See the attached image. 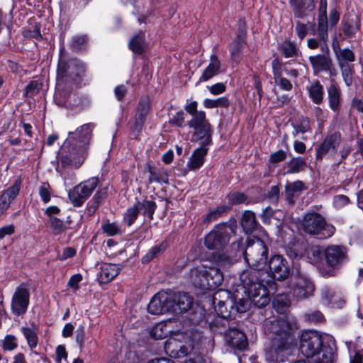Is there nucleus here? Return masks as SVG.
<instances>
[{
    "label": "nucleus",
    "instance_id": "f03ea898",
    "mask_svg": "<svg viewBox=\"0 0 363 363\" xmlns=\"http://www.w3.org/2000/svg\"><path fill=\"white\" fill-rule=\"evenodd\" d=\"M269 274L257 269L251 268L240 275V281L250 301L258 308H263L270 302V291H276V284L268 279Z\"/></svg>",
    "mask_w": 363,
    "mask_h": 363
},
{
    "label": "nucleus",
    "instance_id": "7c9ffc66",
    "mask_svg": "<svg viewBox=\"0 0 363 363\" xmlns=\"http://www.w3.org/2000/svg\"><path fill=\"white\" fill-rule=\"evenodd\" d=\"M307 187L304 183H288L285 187V195L289 203H294V197L298 196Z\"/></svg>",
    "mask_w": 363,
    "mask_h": 363
},
{
    "label": "nucleus",
    "instance_id": "6e6552de",
    "mask_svg": "<svg viewBox=\"0 0 363 363\" xmlns=\"http://www.w3.org/2000/svg\"><path fill=\"white\" fill-rule=\"evenodd\" d=\"M213 303L215 306V311L219 318L215 320V325L222 323L225 326V323L228 319L235 318V311L233 309L234 300L231 297L230 291L224 289L216 291L212 298Z\"/></svg>",
    "mask_w": 363,
    "mask_h": 363
},
{
    "label": "nucleus",
    "instance_id": "49530a36",
    "mask_svg": "<svg viewBox=\"0 0 363 363\" xmlns=\"http://www.w3.org/2000/svg\"><path fill=\"white\" fill-rule=\"evenodd\" d=\"M306 162L303 158L301 157L293 158L289 162V169L287 170L288 173H296L304 169L306 167Z\"/></svg>",
    "mask_w": 363,
    "mask_h": 363
},
{
    "label": "nucleus",
    "instance_id": "a18cd8bd",
    "mask_svg": "<svg viewBox=\"0 0 363 363\" xmlns=\"http://www.w3.org/2000/svg\"><path fill=\"white\" fill-rule=\"evenodd\" d=\"M101 229L104 233L108 236H114L121 235L122 230L121 228L116 223L104 222L101 225Z\"/></svg>",
    "mask_w": 363,
    "mask_h": 363
},
{
    "label": "nucleus",
    "instance_id": "ddd939ff",
    "mask_svg": "<svg viewBox=\"0 0 363 363\" xmlns=\"http://www.w3.org/2000/svg\"><path fill=\"white\" fill-rule=\"evenodd\" d=\"M268 265L270 273L269 279L284 281L289 277L291 271L290 265L283 256L279 255L272 256Z\"/></svg>",
    "mask_w": 363,
    "mask_h": 363
},
{
    "label": "nucleus",
    "instance_id": "a19ab883",
    "mask_svg": "<svg viewBox=\"0 0 363 363\" xmlns=\"http://www.w3.org/2000/svg\"><path fill=\"white\" fill-rule=\"evenodd\" d=\"M280 50L285 57H293L298 55L297 45L289 40H285L281 45Z\"/></svg>",
    "mask_w": 363,
    "mask_h": 363
},
{
    "label": "nucleus",
    "instance_id": "13d9d810",
    "mask_svg": "<svg viewBox=\"0 0 363 363\" xmlns=\"http://www.w3.org/2000/svg\"><path fill=\"white\" fill-rule=\"evenodd\" d=\"M286 157V152L283 150H279L270 155L268 164L270 167H272V165H273L274 163L284 160Z\"/></svg>",
    "mask_w": 363,
    "mask_h": 363
},
{
    "label": "nucleus",
    "instance_id": "393cba45",
    "mask_svg": "<svg viewBox=\"0 0 363 363\" xmlns=\"http://www.w3.org/2000/svg\"><path fill=\"white\" fill-rule=\"evenodd\" d=\"M272 69L274 82L280 89L284 91L292 89V84L289 80L282 77L281 66L277 60L272 61Z\"/></svg>",
    "mask_w": 363,
    "mask_h": 363
},
{
    "label": "nucleus",
    "instance_id": "f8f14e48",
    "mask_svg": "<svg viewBox=\"0 0 363 363\" xmlns=\"http://www.w3.org/2000/svg\"><path fill=\"white\" fill-rule=\"evenodd\" d=\"M30 292L27 285L22 283L18 286L12 296L11 308L12 313L19 316L24 314L29 306Z\"/></svg>",
    "mask_w": 363,
    "mask_h": 363
},
{
    "label": "nucleus",
    "instance_id": "cd10ccee",
    "mask_svg": "<svg viewBox=\"0 0 363 363\" xmlns=\"http://www.w3.org/2000/svg\"><path fill=\"white\" fill-rule=\"evenodd\" d=\"M207 281L209 284L208 290H213L221 286L223 281V274L222 272L217 267L208 265Z\"/></svg>",
    "mask_w": 363,
    "mask_h": 363
},
{
    "label": "nucleus",
    "instance_id": "a211bd4d",
    "mask_svg": "<svg viewBox=\"0 0 363 363\" xmlns=\"http://www.w3.org/2000/svg\"><path fill=\"white\" fill-rule=\"evenodd\" d=\"M169 302L172 306L170 311L175 313H180L187 311L191 308L193 303V298L184 292L169 293Z\"/></svg>",
    "mask_w": 363,
    "mask_h": 363
},
{
    "label": "nucleus",
    "instance_id": "2eb2a0df",
    "mask_svg": "<svg viewBox=\"0 0 363 363\" xmlns=\"http://www.w3.org/2000/svg\"><path fill=\"white\" fill-rule=\"evenodd\" d=\"M233 325L234 323L228 325V329L225 333V342L232 349L244 350L248 346L247 338L244 332Z\"/></svg>",
    "mask_w": 363,
    "mask_h": 363
},
{
    "label": "nucleus",
    "instance_id": "6ab92c4d",
    "mask_svg": "<svg viewBox=\"0 0 363 363\" xmlns=\"http://www.w3.org/2000/svg\"><path fill=\"white\" fill-rule=\"evenodd\" d=\"M313 291V283L306 278L300 277L291 282V293L297 299H303L312 296Z\"/></svg>",
    "mask_w": 363,
    "mask_h": 363
},
{
    "label": "nucleus",
    "instance_id": "aec40b11",
    "mask_svg": "<svg viewBox=\"0 0 363 363\" xmlns=\"http://www.w3.org/2000/svg\"><path fill=\"white\" fill-rule=\"evenodd\" d=\"M208 264H201L191 269L189 278L193 284L203 290L209 289L208 284Z\"/></svg>",
    "mask_w": 363,
    "mask_h": 363
},
{
    "label": "nucleus",
    "instance_id": "f704fd0d",
    "mask_svg": "<svg viewBox=\"0 0 363 363\" xmlns=\"http://www.w3.org/2000/svg\"><path fill=\"white\" fill-rule=\"evenodd\" d=\"M245 45V40L243 35H238L237 38L232 42L230 46V51L231 57L234 61L238 62L239 60L240 54L243 50Z\"/></svg>",
    "mask_w": 363,
    "mask_h": 363
},
{
    "label": "nucleus",
    "instance_id": "b1692460",
    "mask_svg": "<svg viewBox=\"0 0 363 363\" xmlns=\"http://www.w3.org/2000/svg\"><path fill=\"white\" fill-rule=\"evenodd\" d=\"M309 62L315 73L331 71L332 60L328 55L318 54L309 57Z\"/></svg>",
    "mask_w": 363,
    "mask_h": 363
},
{
    "label": "nucleus",
    "instance_id": "e433bc0d",
    "mask_svg": "<svg viewBox=\"0 0 363 363\" xmlns=\"http://www.w3.org/2000/svg\"><path fill=\"white\" fill-rule=\"evenodd\" d=\"M135 203L139 213L141 212L143 215L147 216L150 219H152L157 206L155 202L144 200L143 201H137Z\"/></svg>",
    "mask_w": 363,
    "mask_h": 363
},
{
    "label": "nucleus",
    "instance_id": "c9c22d12",
    "mask_svg": "<svg viewBox=\"0 0 363 363\" xmlns=\"http://www.w3.org/2000/svg\"><path fill=\"white\" fill-rule=\"evenodd\" d=\"M145 34L143 32L135 35L129 41L130 49L136 54H140L145 49Z\"/></svg>",
    "mask_w": 363,
    "mask_h": 363
},
{
    "label": "nucleus",
    "instance_id": "de8ad7c7",
    "mask_svg": "<svg viewBox=\"0 0 363 363\" xmlns=\"http://www.w3.org/2000/svg\"><path fill=\"white\" fill-rule=\"evenodd\" d=\"M169 333L167 326L162 323L156 325L151 330V336L156 340L165 338Z\"/></svg>",
    "mask_w": 363,
    "mask_h": 363
},
{
    "label": "nucleus",
    "instance_id": "864d4df0",
    "mask_svg": "<svg viewBox=\"0 0 363 363\" xmlns=\"http://www.w3.org/2000/svg\"><path fill=\"white\" fill-rule=\"evenodd\" d=\"M320 298L323 304L327 306L333 304L335 293L330 288L325 286L321 289Z\"/></svg>",
    "mask_w": 363,
    "mask_h": 363
},
{
    "label": "nucleus",
    "instance_id": "c03bdc74",
    "mask_svg": "<svg viewBox=\"0 0 363 363\" xmlns=\"http://www.w3.org/2000/svg\"><path fill=\"white\" fill-rule=\"evenodd\" d=\"M204 106L208 108H227L229 106L230 103L226 97H220L216 99H206L203 102Z\"/></svg>",
    "mask_w": 363,
    "mask_h": 363
},
{
    "label": "nucleus",
    "instance_id": "7ed1b4c3",
    "mask_svg": "<svg viewBox=\"0 0 363 363\" xmlns=\"http://www.w3.org/2000/svg\"><path fill=\"white\" fill-rule=\"evenodd\" d=\"M94 128L93 123H86L77 128L74 132L69 133L62 147L64 151L67 146L72 147V152L62 154L60 162L64 167L79 168L84 161V152L86 150L91 131Z\"/></svg>",
    "mask_w": 363,
    "mask_h": 363
},
{
    "label": "nucleus",
    "instance_id": "20e7f679",
    "mask_svg": "<svg viewBox=\"0 0 363 363\" xmlns=\"http://www.w3.org/2000/svg\"><path fill=\"white\" fill-rule=\"evenodd\" d=\"M300 351L306 358H313V363H334L336 359L335 340L332 345H324L322 335L315 330L302 333Z\"/></svg>",
    "mask_w": 363,
    "mask_h": 363
},
{
    "label": "nucleus",
    "instance_id": "052dcab7",
    "mask_svg": "<svg viewBox=\"0 0 363 363\" xmlns=\"http://www.w3.org/2000/svg\"><path fill=\"white\" fill-rule=\"evenodd\" d=\"M249 308V301L240 298L238 301L234 300L233 309L235 315L245 312Z\"/></svg>",
    "mask_w": 363,
    "mask_h": 363
},
{
    "label": "nucleus",
    "instance_id": "79ce46f5",
    "mask_svg": "<svg viewBox=\"0 0 363 363\" xmlns=\"http://www.w3.org/2000/svg\"><path fill=\"white\" fill-rule=\"evenodd\" d=\"M135 203L132 206L127 208L123 214V220L128 226H130L138 217L139 211Z\"/></svg>",
    "mask_w": 363,
    "mask_h": 363
},
{
    "label": "nucleus",
    "instance_id": "2f4dec72",
    "mask_svg": "<svg viewBox=\"0 0 363 363\" xmlns=\"http://www.w3.org/2000/svg\"><path fill=\"white\" fill-rule=\"evenodd\" d=\"M306 89L312 101L320 104L323 101V87L319 82H315L307 86Z\"/></svg>",
    "mask_w": 363,
    "mask_h": 363
},
{
    "label": "nucleus",
    "instance_id": "ea45409f",
    "mask_svg": "<svg viewBox=\"0 0 363 363\" xmlns=\"http://www.w3.org/2000/svg\"><path fill=\"white\" fill-rule=\"evenodd\" d=\"M343 81L347 86L352 85L354 79V65L340 67Z\"/></svg>",
    "mask_w": 363,
    "mask_h": 363
},
{
    "label": "nucleus",
    "instance_id": "f257e3e1",
    "mask_svg": "<svg viewBox=\"0 0 363 363\" xmlns=\"http://www.w3.org/2000/svg\"><path fill=\"white\" fill-rule=\"evenodd\" d=\"M266 327L272 335L266 359L272 363L286 362L296 350V325L286 319L277 318L267 322Z\"/></svg>",
    "mask_w": 363,
    "mask_h": 363
},
{
    "label": "nucleus",
    "instance_id": "69168bd1",
    "mask_svg": "<svg viewBox=\"0 0 363 363\" xmlns=\"http://www.w3.org/2000/svg\"><path fill=\"white\" fill-rule=\"evenodd\" d=\"M290 4L293 8L295 16L301 17L302 16V9L304 6L303 0H290Z\"/></svg>",
    "mask_w": 363,
    "mask_h": 363
},
{
    "label": "nucleus",
    "instance_id": "4c0bfd02",
    "mask_svg": "<svg viewBox=\"0 0 363 363\" xmlns=\"http://www.w3.org/2000/svg\"><path fill=\"white\" fill-rule=\"evenodd\" d=\"M289 299L284 294H277L273 300L274 308L279 313H283L286 311L289 306Z\"/></svg>",
    "mask_w": 363,
    "mask_h": 363
},
{
    "label": "nucleus",
    "instance_id": "72a5a7b5",
    "mask_svg": "<svg viewBox=\"0 0 363 363\" xmlns=\"http://www.w3.org/2000/svg\"><path fill=\"white\" fill-rule=\"evenodd\" d=\"M167 248V242L162 241L160 244L152 247L142 257V263L147 264L153 259L162 255Z\"/></svg>",
    "mask_w": 363,
    "mask_h": 363
},
{
    "label": "nucleus",
    "instance_id": "bf43d9fd",
    "mask_svg": "<svg viewBox=\"0 0 363 363\" xmlns=\"http://www.w3.org/2000/svg\"><path fill=\"white\" fill-rule=\"evenodd\" d=\"M39 194L45 203L50 201L51 188L49 183H44L39 189Z\"/></svg>",
    "mask_w": 363,
    "mask_h": 363
},
{
    "label": "nucleus",
    "instance_id": "39448f33",
    "mask_svg": "<svg viewBox=\"0 0 363 363\" xmlns=\"http://www.w3.org/2000/svg\"><path fill=\"white\" fill-rule=\"evenodd\" d=\"M203 337L197 330L182 333L175 337L168 339L164 344V350L174 358H182L187 356L194 350H199L202 343Z\"/></svg>",
    "mask_w": 363,
    "mask_h": 363
},
{
    "label": "nucleus",
    "instance_id": "412c9836",
    "mask_svg": "<svg viewBox=\"0 0 363 363\" xmlns=\"http://www.w3.org/2000/svg\"><path fill=\"white\" fill-rule=\"evenodd\" d=\"M341 140L339 133H334L328 136L321 145L316 150V158L321 159L326 153L330 151L336 150Z\"/></svg>",
    "mask_w": 363,
    "mask_h": 363
},
{
    "label": "nucleus",
    "instance_id": "423d86ee",
    "mask_svg": "<svg viewBox=\"0 0 363 363\" xmlns=\"http://www.w3.org/2000/svg\"><path fill=\"white\" fill-rule=\"evenodd\" d=\"M324 257L327 266L318 267L320 274L323 277H333L335 269H339L348 260L347 248L342 245H330L324 250Z\"/></svg>",
    "mask_w": 363,
    "mask_h": 363
},
{
    "label": "nucleus",
    "instance_id": "4be33fe9",
    "mask_svg": "<svg viewBox=\"0 0 363 363\" xmlns=\"http://www.w3.org/2000/svg\"><path fill=\"white\" fill-rule=\"evenodd\" d=\"M333 48L339 67L353 65L352 62L355 60V55L352 50L341 48L337 43H333Z\"/></svg>",
    "mask_w": 363,
    "mask_h": 363
},
{
    "label": "nucleus",
    "instance_id": "8fccbe9b",
    "mask_svg": "<svg viewBox=\"0 0 363 363\" xmlns=\"http://www.w3.org/2000/svg\"><path fill=\"white\" fill-rule=\"evenodd\" d=\"M318 35L320 41L325 43L328 40V21L327 18H318Z\"/></svg>",
    "mask_w": 363,
    "mask_h": 363
},
{
    "label": "nucleus",
    "instance_id": "09e8293b",
    "mask_svg": "<svg viewBox=\"0 0 363 363\" xmlns=\"http://www.w3.org/2000/svg\"><path fill=\"white\" fill-rule=\"evenodd\" d=\"M294 136H297L299 133H305L310 130V122L308 118H301L298 123L294 125Z\"/></svg>",
    "mask_w": 363,
    "mask_h": 363
},
{
    "label": "nucleus",
    "instance_id": "338daca9",
    "mask_svg": "<svg viewBox=\"0 0 363 363\" xmlns=\"http://www.w3.org/2000/svg\"><path fill=\"white\" fill-rule=\"evenodd\" d=\"M20 190L19 183H15L12 186L6 190L3 194H6L7 197L13 201L18 195Z\"/></svg>",
    "mask_w": 363,
    "mask_h": 363
},
{
    "label": "nucleus",
    "instance_id": "4d7b16f0",
    "mask_svg": "<svg viewBox=\"0 0 363 363\" xmlns=\"http://www.w3.org/2000/svg\"><path fill=\"white\" fill-rule=\"evenodd\" d=\"M350 363H363V347L358 348L356 345L350 355Z\"/></svg>",
    "mask_w": 363,
    "mask_h": 363
},
{
    "label": "nucleus",
    "instance_id": "3c124183",
    "mask_svg": "<svg viewBox=\"0 0 363 363\" xmlns=\"http://www.w3.org/2000/svg\"><path fill=\"white\" fill-rule=\"evenodd\" d=\"M305 319L311 323H323L325 321L323 314L319 311L308 312L304 315Z\"/></svg>",
    "mask_w": 363,
    "mask_h": 363
},
{
    "label": "nucleus",
    "instance_id": "1a4fd4ad",
    "mask_svg": "<svg viewBox=\"0 0 363 363\" xmlns=\"http://www.w3.org/2000/svg\"><path fill=\"white\" fill-rule=\"evenodd\" d=\"M302 227L306 233L316 235L320 239H325L333 235L335 227L328 225L324 218L317 213H308L305 215Z\"/></svg>",
    "mask_w": 363,
    "mask_h": 363
},
{
    "label": "nucleus",
    "instance_id": "dca6fc26",
    "mask_svg": "<svg viewBox=\"0 0 363 363\" xmlns=\"http://www.w3.org/2000/svg\"><path fill=\"white\" fill-rule=\"evenodd\" d=\"M96 183H79L69 190L68 196L74 206L79 207L91 194Z\"/></svg>",
    "mask_w": 363,
    "mask_h": 363
},
{
    "label": "nucleus",
    "instance_id": "4468645a",
    "mask_svg": "<svg viewBox=\"0 0 363 363\" xmlns=\"http://www.w3.org/2000/svg\"><path fill=\"white\" fill-rule=\"evenodd\" d=\"M84 70V65L77 59H71L67 62L61 59L57 67V79L62 80L65 77H69L75 79L82 74Z\"/></svg>",
    "mask_w": 363,
    "mask_h": 363
},
{
    "label": "nucleus",
    "instance_id": "37998d69",
    "mask_svg": "<svg viewBox=\"0 0 363 363\" xmlns=\"http://www.w3.org/2000/svg\"><path fill=\"white\" fill-rule=\"evenodd\" d=\"M229 208L226 206H221L218 207L216 209L211 211L203 218V223H209L216 220L223 213L228 211Z\"/></svg>",
    "mask_w": 363,
    "mask_h": 363
},
{
    "label": "nucleus",
    "instance_id": "5fc2aeb1",
    "mask_svg": "<svg viewBox=\"0 0 363 363\" xmlns=\"http://www.w3.org/2000/svg\"><path fill=\"white\" fill-rule=\"evenodd\" d=\"M49 222L54 234H60L65 230L63 221L57 217H51Z\"/></svg>",
    "mask_w": 363,
    "mask_h": 363
},
{
    "label": "nucleus",
    "instance_id": "c756f323",
    "mask_svg": "<svg viewBox=\"0 0 363 363\" xmlns=\"http://www.w3.org/2000/svg\"><path fill=\"white\" fill-rule=\"evenodd\" d=\"M306 257L309 262L312 264L318 267H324V265L321 263L323 255V251L319 246L313 245L308 247L306 249Z\"/></svg>",
    "mask_w": 363,
    "mask_h": 363
},
{
    "label": "nucleus",
    "instance_id": "f3484780",
    "mask_svg": "<svg viewBox=\"0 0 363 363\" xmlns=\"http://www.w3.org/2000/svg\"><path fill=\"white\" fill-rule=\"evenodd\" d=\"M169 293L160 291L150 300L147 306V311L153 315H160L170 311L172 306L169 302Z\"/></svg>",
    "mask_w": 363,
    "mask_h": 363
},
{
    "label": "nucleus",
    "instance_id": "9d476101",
    "mask_svg": "<svg viewBox=\"0 0 363 363\" xmlns=\"http://www.w3.org/2000/svg\"><path fill=\"white\" fill-rule=\"evenodd\" d=\"M236 225L223 223L216 225L205 237V246L209 250H220L229 242L235 233Z\"/></svg>",
    "mask_w": 363,
    "mask_h": 363
},
{
    "label": "nucleus",
    "instance_id": "5701e85b",
    "mask_svg": "<svg viewBox=\"0 0 363 363\" xmlns=\"http://www.w3.org/2000/svg\"><path fill=\"white\" fill-rule=\"evenodd\" d=\"M220 67L221 63L218 57L213 54L211 55L210 56L209 63L203 70L196 84L203 82H207L218 75L220 73Z\"/></svg>",
    "mask_w": 363,
    "mask_h": 363
},
{
    "label": "nucleus",
    "instance_id": "bb28decb",
    "mask_svg": "<svg viewBox=\"0 0 363 363\" xmlns=\"http://www.w3.org/2000/svg\"><path fill=\"white\" fill-rule=\"evenodd\" d=\"M329 106L333 111H338L341 101V91L336 83H332L328 89Z\"/></svg>",
    "mask_w": 363,
    "mask_h": 363
},
{
    "label": "nucleus",
    "instance_id": "680f3d73",
    "mask_svg": "<svg viewBox=\"0 0 363 363\" xmlns=\"http://www.w3.org/2000/svg\"><path fill=\"white\" fill-rule=\"evenodd\" d=\"M358 30V27L352 22L346 21L342 23V31L345 36L352 37Z\"/></svg>",
    "mask_w": 363,
    "mask_h": 363
},
{
    "label": "nucleus",
    "instance_id": "774afa93",
    "mask_svg": "<svg viewBox=\"0 0 363 363\" xmlns=\"http://www.w3.org/2000/svg\"><path fill=\"white\" fill-rule=\"evenodd\" d=\"M11 201L6 194H1L0 196V216L7 210Z\"/></svg>",
    "mask_w": 363,
    "mask_h": 363
},
{
    "label": "nucleus",
    "instance_id": "a878e982",
    "mask_svg": "<svg viewBox=\"0 0 363 363\" xmlns=\"http://www.w3.org/2000/svg\"><path fill=\"white\" fill-rule=\"evenodd\" d=\"M208 145H203L196 148L191 155L189 161L188 162V167L190 169H196L200 168L204 162V157L207 154Z\"/></svg>",
    "mask_w": 363,
    "mask_h": 363
},
{
    "label": "nucleus",
    "instance_id": "6e6d98bb",
    "mask_svg": "<svg viewBox=\"0 0 363 363\" xmlns=\"http://www.w3.org/2000/svg\"><path fill=\"white\" fill-rule=\"evenodd\" d=\"M87 38L86 35H77L72 38L71 46L74 50H81L84 48Z\"/></svg>",
    "mask_w": 363,
    "mask_h": 363
},
{
    "label": "nucleus",
    "instance_id": "58836bf2",
    "mask_svg": "<svg viewBox=\"0 0 363 363\" xmlns=\"http://www.w3.org/2000/svg\"><path fill=\"white\" fill-rule=\"evenodd\" d=\"M21 330L27 340L29 347L30 349L35 348L38 343V337L35 330L28 327H22Z\"/></svg>",
    "mask_w": 363,
    "mask_h": 363
},
{
    "label": "nucleus",
    "instance_id": "0e129e2a",
    "mask_svg": "<svg viewBox=\"0 0 363 363\" xmlns=\"http://www.w3.org/2000/svg\"><path fill=\"white\" fill-rule=\"evenodd\" d=\"M228 197L230 203L233 205L242 203L247 199V196L243 193L240 192L230 194Z\"/></svg>",
    "mask_w": 363,
    "mask_h": 363
},
{
    "label": "nucleus",
    "instance_id": "603ef678",
    "mask_svg": "<svg viewBox=\"0 0 363 363\" xmlns=\"http://www.w3.org/2000/svg\"><path fill=\"white\" fill-rule=\"evenodd\" d=\"M18 347L17 338L13 335H6L2 342L4 350L12 351Z\"/></svg>",
    "mask_w": 363,
    "mask_h": 363
},
{
    "label": "nucleus",
    "instance_id": "9b49d317",
    "mask_svg": "<svg viewBox=\"0 0 363 363\" xmlns=\"http://www.w3.org/2000/svg\"><path fill=\"white\" fill-rule=\"evenodd\" d=\"M188 125L195 130L194 135L196 139L201 141V144H211L212 130L204 111H199L198 113L192 116L191 119L188 122Z\"/></svg>",
    "mask_w": 363,
    "mask_h": 363
},
{
    "label": "nucleus",
    "instance_id": "0eeeda50",
    "mask_svg": "<svg viewBox=\"0 0 363 363\" xmlns=\"http://www.w3.org/2000/svg\"><path fill=\"white\" fill-rule=\"evenodd\" d=\"M244 257L251 268L262 270L267 264L268 248L262 240L255 238L248 241Z\"/></svg>",
    "mask_w": 363,
    "mask_h": 363
},
{
    "label": "nucleus",
    "instance_id": "e2e57ef3",
    "mask_svg": "<svg viewBox=\"0 0 363 363\" xmlns=\"http://www.w3.org/2000/svg\"><path fill=\"white\" fill-rule=\"evenodd\" d=\"M197 350L191 352L189 357L184 363H207V360L200 353L197 352Z\"/></svg>",
    "mask_w": 363,
    "mask_h": 363
},
{
    "label": "nucleus",
    "instance_id": "473e14b6",
    "mask_svg": "<svg viewBox=\"0 0 363 363\" xmlns=\"http://www.w3.org/2000/svg\"><path fill=\"white\" fill-rule=\"evenodd\" d=\"M241 225L246 233H252L257 227V221L254 213L246 211L242 214Z\"/></svg>",
    "mask_w": 363,
    "mask_h": 363
},
{
    "label": "nucleus",
    "instance_id": "c85d7f7f",
    "mask_svg": "<svg viewBox=\"0 0 363 363\" xmlns=\"http://www.w3.org/2000/svg\"><path fill=\"white\" fill-rule=\"evenodd\" d=\"M100 269V279L104 283L112 281L120 272V268L116 264L109 263L102 264Z\"/></svg>",
    "mask_w": 363,
    "mask_h": 363
}]
</instances>
